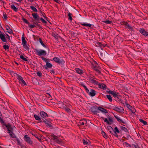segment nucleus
I'll list each match as a JSON object with an SVG mask.
<instances>
[{
  "label": "nucleus",
  "instance_id": "7",
  "mask_svg": "<svg viewBox=\"0 0 148 148\" xmlns=\"http://www.w3.org/2000/svg\"><path fill=\"white\" fill-rule=\"evenodd\" d=\"M123 24L125 25L126 27V28L129 29L130 30L132 31L133 30V28L132 27L130 26L129 25L127 22H124Z\"/></svg>",
  "mask_w": 148,
  "mask_h": 148
},
{
  "label": "nucleus",
  "instance_id": "6",
  "mask_svg": "<svg viewBox=\"0 0 148 148\" xmlns=\"http://www.w3.org/2000/svg\"><path fill=\"white\" fill-rule=\"evenodd\" d=\"M89 82L92 84H98V82L96 81L93 77H89Z\"/></svg>",
  "mask_w": 148,
  "mask_h": 148
},
{
  "label": "nucleus",
  "instance_id": "15",
  "mask_svg": "<svg viewBox=\"0 0 148 148\" xmlns=\"http://www.w3.org/2000/svg\"><path fill=\"white\" fill-rule=\"evenodd\" d=\"M6 29L7 30V32L10 34H12L13 33L12 30L10 27L7 25L5 26Z\"/></svg>",
  "mask_w": 148,
  "mask_h": 148
},
{
  "label": "nucleus",
  "instance_id": "49",
  "mask_svg": "<svg viewBox=\"0 0 148 148\" xmlns=\"http://www.w3.org/2000/svg\"><path fill=\"white\" fill-rule=\"evenodd\" d=\"M3 16L4 17V18L5 19H6L7 18V16L6 14L5 13H4L3 14Z\"/></svg>",
  "mask_w": 148,
  "mask_h": 148
},
{
  "label": "nucleus",
  "instance_id": "29",
  "mask_svg": "<svg viewBox=\"0 0 148 148\" xmlns=\"http://www.w3.org/2000/svg\"><path fill=\"white\" fill-rule=\"evenodd\" d=\"M39 41L41 43V44L42 45V46H43L44 47H46V46L45 45L44 43H43V42H42V40L41 38H39Z\"/></svg>",
  "mask_w": 148,
  "mask_h": 148
},
{
  "label": "nucleus",
  "instance_id": "14",
  "mask_svg": "<svg viewBox=\"0 0 148 148\" xmlns=\"http://www.w3.org/2000/svg\"><path fill=\"white\" fill-rule=\"evenodd\" d=\"M109 93L110 94L115 97H117L118 96V93L116 92H114L112 91H109Z\"/></svg>",
  "mask_w": 148,
  "mask_h": 148
},
{
  "label": "nucleus",
  "instance_id": "60",
  "mask_svg": "<svg viewBox=\"0 0 148 148\" xmlns=\"http://www.w3.org/2000/svg\"><path fill=\"white\" fill-rule=\"evenodd\" d=\"M57 3H58V0H54Z\"/></svg>",
  "mask_w": 148,
  "mask_h": 148
},
{
  "label": "nucleus",
  "instance_id": "45",
  "mask_svg": "<svg viewBox=\"0 0 148 148\" xmlns=\"http://www.w3.org/2000/svg\"><path fill=\"white\" fill-rule=\"evenodd\" d=\"M126 106L129 108V109H131V108H132V106H131L129 104H126Z\"/></svg>",
  "mask_w": 148,
  "mask_h": 148
},
{
  "label": "nucleus",
  "instance_id": "18",
  "mask_svg": "<svg viewBox=\"0 0 148 148\" xmlns=\"http://www.w3.org/2000/svg\"><path fill=\"white\" fill-rule=\"evenodd\" d=\"M98 108V109L100 111L102 112H104L105 113H107L108 112L107 110L103 108L99 107Z\"/></svg>",
  "mask_w": 148,
  "mask_h": 148
},
{
  "label": "nucleus",
  "instance_id": "37",
  "mask_svg": "<svg viewBox=\"0 0 148 148\" xmlns=\"http://www.w3.org/2000/svg\"><path fill=\"white\" fill-rule=\"evenodd\" d=\"M22 20L25 23H27L28 24H29V22L27 21L26 20V19L24 18L23 17V18H22Z\"/></svg>",
  "mask_w": 148,
  "mask_h": 148
},
{
  "label": "nucleus",
  "instance_id": "2",
  "mask_svg": "<svg viewBox=\"0 0 148 148\" xmlns=\"http://www.w3.org/2000/svg\"><path fill=\"white\" fill-rule=\"evenodd\" d=\"M107 54V52L106 51L102 50V47H101V51L98 52V55L101 58H104Z\"/></svg>",
  "mask_w": 148,
  "mask_h": 148
},
{
  "label": "nucleus",
  "instance_id": "32",
  "mask_svg": "<svg viewBox=\"0 0 148 148\" xmlns=\"http://www.w3.org/2000/svg\"><path fill=\"white\" fill-rule=\"evenodd\" d=\"M30 8L32 9V10L33 11L35 12H37V10L33 6H31L30 7Z\"/></svg>",
  "mask_w": 148,
  "mask_h": 148
},
{
  "label": "nucleus",
  "instance_id": "55",
  "mask_svg": "<svg viewBox=\"0 0 148 148\" xmlns=\"http://www.w3.org/2000/svg\"><path fill=\"white\" fill-rule=\"evenodd\" d=\"M55 142L58 143H60L61 142L58 139V138L56 139V140H55Z\"/></svg>",
  "mask_w": 148,
  "mask_h": 148
},
{
  "label": "nucleus",
  "instance_id": "21",
  "mask_svg": "<svg viewBox=\"0 0 148 148\" xmlns=\"http://www.w3.org/2000/svg\"><path fill=\"white\" fill-rule=\"evenodd\" d=\"M82 25L86 26V27H90L92 25L91 24H88V23H82Z\"/></svg>",
  "mask_w": 148,
  "mask_h": 148
},
{
  "label": "nucleus",
  "instance_id": "1",
  "mask_svg": "<svg viewBox=\"0 0 148 148\" xmlns=\"http://www.w3.org/2000/svg\"><path fill=\"white\" fill-rule=\"evenodd\" d=\"M92 66L93 69L97 72L100 73V69L98 64L95 61H94L92 63Z\"/></svg>",
  "mask_w": 148,
  "mask_h": 148
},
{
  "label": "nucleus",
  "instance_id": "61",
  "mask_svg": "<svg viewBox=\"0 0 148 148\" xmlns=\"http://www.w3.org/2000/svg\"><path fill=\"white\" fill-rule=\"evenodd\" d=\"M135 148H140L138 147V146H135Z\"/></svg>",
  "mask_w": 148,
  "mask_h": 148
},
{
  "label": "nucleus",
  "instance_id": "31",
  "mask_svg": "<svg viewBox=\"0 0 148 148\" xmlns=\"http://www.w3.org/2000/svg\"><path fill=\"white\" fill-rule=\"evenodd\" d=\"M72 14L70 13H69L68 14V16L69 17V19H70V20L71 21L72 20Z\"/></svg>",
  "mask_w": 148,
  "mask_h": 148
},
{
  "label": "nucleus",
  "instance_id": "3",
  "mask_svg": "<svg viewBox=\"0 0 148 148\" xmlns=\"http://www.w3.org/2000/svg\"><path fill=\"white\" fill-rule=\"evenodd\" d=\"M35 51L36 52V54L39 56H45L47 54L46 51L43 50H39L36 49Z\"/></svg>",
  "mask_w": 148,
  "mask_h": 148
},
{
  "label": "nucleus",
  "instance_id": "48",
  "mask_svg": "<svg viewBox=\"0 0 148 148\" xmlns=\"http://www.w3.org/2000/svg\"><path fill=\"white\" fill-rule=\"evenodd\" d=\"M46 126L47 127H52V125L51 124L48 123H46Z\"/></svg>",
  "mask_w": 148,
  "mask_h": 148
},
{
  "label": "nucleus",
  "instance_id": "12",
  "mask_svg": "<svg viewBox=\"0 0 148 148\" xmlns=\"http://www.w3.org/2000/svg\"><path fill=\"white\" fill-rule=\"evenodd\" d=\"M32 15L33 16L34 18L36 21H39V16L37 13H34L32 14Z\"/></svg>",
  "mask_w": 148,
  "mask_h": 148
},
{
  "label": "nucleus",
  "instance_id": "26",
  "mask_svg": "<svg viewBox=\"0 0 148 148\" xmlns=\"http://www.w3.org/2000/svg\"><path fill=\"white\" fill-rule=\"evenodd\" d=\"M34 117L35 119L37 120L40 121V122H41V119L40 117L36 114L34 115Z\"/></svg>",
  "mask_w": 148,
  "mask_h": 148
},
{
  "label": "nucleus",
  "instance_id": "36",
  "mask_svg": "<svg viewBox=\"0 0 148 148\" xmlns=\"http://www.w3.org/2000/svg\"><path fill=\"white\" fill-rule=\"evenodd\" d=\"M64 108L68 112H70L71 111V110L70 109H69V108H68L66 107H64Z\"/></svg>",
  "mask_w": 148,
  "mask_h": 148
},
{
  "label": "nucleus",
  "instance_id": "57",
  "mask_svg": "<svg viewBox=\"0 0 148 148\" xmlns=\"http://www.w3.org/2000/svg\"><path fill=\"white\" fill-rule=\"evenodd\" d=\"M41 58L43 60L45 61V62H46L47 60L46 58H44L43 57H42Z\"/></svg>",
  "mask_w": 148,
  "mask_h": 148
},
{
  "label": "nucleus",
  "instance_id": "10",
  "mask_svg": "<svg viewBox=\"0 0 148 148\" xmlns=\"http://www.w3.org/2000/svg\"><path fill=\"white\" fill-rule=\"evenodd\" d=\"M40 114L41 116L44 118L48 116L47 114L43 111L40 112Z\"/></svg>",
  "mask_w": 148,
  "mask_h": 148
},
{
  "label": "nucleus",
  "instance_id": "43",
  "mask_svg": "<svg viewBox=\"0 0 148 148\" xmlns=\"http://www.w3.org/2000/svg\"><path fill=\"white\" fill-rule=\"evenodd\" d=\"M102 119L104 120V122H107L108 124L109 123V121H108V120L107 119L103 117L102 118Z\"/></svg>",
  "mask_w": 148,
  "mask_h": 148
},
{
  "label": "nucleus",
  "instance_id": "30",
  "mask_svg": "<svg viewBox=\"0 0 148 148\" xmlns=\"http://www.w3.org/2000/svg\"><path fill=\"white\" fill-rule=\"evenodd\" d=\"M106 97L111 102L112 101V97L110 95H107Z\"/></svg>",
  "mask_w": 148,
  "mask_h": 148
},
{
  "label": "nucleus",
  "instance_id": "4",
  "mask_svg": "<svg viewBox=\"0 0 148 148\" xmlns=\"http://www.w3.org/2000/svg\"><path fill=\"white\" fill-rule=\"evenodd\" d=\"M16 75L18 76L17 79L19 81V83L21 84H23L24 85H26V84L23 80L22 77L17 74H16Z\"/></svg>",
  "mask_w": 148,
  "mask_h": 148
},
{
  "label": "nucleus",
  "instance_id": "52",
  "mask_svg": "<svg viewBox=\"0 0 148 148\" xmlns=\"http://www.w3.org/2000/svg\"><path fill=\"white\" fill-rule=\"evenodd\" d=\"M52 136L53 138V139H54V140H56V139H57V138H58V137L57 136L54 135H53Z\"/></svg>",
  "mask_w": 148,
  "mask_h": 148
},
{
  "label": "nucleus",
  "instance_id": "13",
  "mask_svg": "<svg viewBox=\"0 0 148 148\" xmlns=\"http://www.w3.org/2000/svg\"><path fill=\"white\" fill-rule=\"evenodd\" d=\"M53 60L56 63L60 64L62 63V61L60 60V59L57 57H55L53 58Z\"/></svg>",
  "mask_w": 148,
  "mask_h": 148
},
{
  "label": "nucleus",
  "instance_id": "25",
  "mask_svg": "<svg viewBox=\"0 0 148 148\" xmlns=\"http://www.w3.org/2000/svg\"><path fill=\"white\" fill-rule=\"evenodd\" d=\"M76 71L79 74H81L83 73V71L82 70L79 69H76Z\"/></svg>",
  "mask_w": 148,
  "mask_h": 148
},
{
  "label": "nucleus",
  "instance_id": "8",
  "mask_svg": "<svg viewBox=\"0 0 148 148\" xmlns=\"http://www.w3.org/2000/svg\"><path fill=\"white\" fill-rule=\"evenodd\" d=\"M24 138L26 141L30 144L32 143V141L31 140L30 138L27 135H25L24 136Z\"/></svg>",
  "mask_w": 148,
  "mask_h": 148
},
{
  "label": "nucleus",
  "instance_id": "41",
  "mask_svg": "<svg viewBox=\"0 0 148 148\" xmlns=\"http://www.w3.org/2000/svg\"><path fill=\"white\" fill-rule=\"evenodd\" d=\"M121 128L122 130H124L125 132H127L128 131L127 129L124 127L122 126L121 127Z\"/></svg>",
  "mask_w": 148,
  "mask_h": 148
},
{
  "label": "nucleus",
  "instance_id": "24",
  "mask_svg": "<svg viewBox=\"0 0 148 148\" xmlns=\"http://www.w3.org/2000/svg\"><path fill=\"white\" fill-rule=\"evenodd\" d=\"M11 8L13 10L17 12L18 10V9L14 5H11Z\"/></svg>",
  "mask_w": 148,
  "mask_h": 148
},
{
  "label": "nucleus",
  "instance_id": "51",
  "mask_svg": "<svg viewBox=\"0 0 148 148\" xmlns=\"http://www.w3.org/2000/svg\"><path fill=\"white\" fill-rule=\"evenodd\" d=\"M83 143L84 145H87L88 144V142L87 141H85L84 140H83Z\"/></svg>",
  "mask_w": 148,
  "mask_h": 148
},
{
  "label": "nucleus",
  "instance_id": "53",
  "mask_svg": "<svg viewBox=\"0 0 148 148\" xmlns=\"http://www.w3.org/2000/svg\"><path fill=\"white\" fill-rule=\"evenodd\" d=\"M53 36L55 37L56 39L58 38V35H56L55 34H54L53 35Z\"/></svg>",
  "mask_w": 148,
  "mask_h": 148
},
{
  "label": "nucleus",
  "instance_id": "5",
  "mask_svg": "<svg viewBox=\"0 0 148 148\" xmlns=\"http://www.w3.org/2000/svg\"><path fill=\"white\" fill-rule=\"evenodd\" d=\"M87 124V122L86 121L85 119H83L80 120L78 123V125H82L84 124L86 125Z\"/></svg>",
  "mask_w": 148,
  "mask_h": 148
},
{
  "label": "nucleus",
  "instance_id": "33",
  "mask_svg": "<svg viewBox=\"0 0 148 148\" xmlns=\"http://www.w3.org/2000/svg\"><path fill=\"white\" fill-rule=\"evenodd\" d=\"M21 58L23 60L25 61H27V58H25L24 57V56L22 55H21L20 56Z\"/></svg>",
  "mask_w": 148,
  "mask_h": 148
},
{
  "label": "nucleus",
  "instance_id": "46",
  "mask_svg": "<svg viewBox=\"0 0 148 148\" xmlns=\"http://www.w3.org/2000/svg\"><path fill=\"white\" fill-rule=\"evenodd\" d=\"M131 109H130L131 110V112L133 113H134L136 112L135 110L132 107V108H131Z\"/></svg>",
  "mask_w": 148,
  "mask_h": 148
},
{
  "label": "nucleus",
  "instance_id": "20",
  "mask_svg": "<svg viewBox=\"0 0 148 148\" xmlns=\"http://www.w3.org/2000/svg\"><path fill=\"white\" fill-rule=\"evenodd\" d=\"M0 38L3 41L5 42L6 41V39L3 35L2 34H0Z\"/></svg>",
  "mask_w": 148,
  "mask_h": 148
},
{
  "label": "nucleus",
  "instance_id": "64",
  "mask_svg": "<svg viewBox=\"0 0 148 148\" xmlns=\"http://www.w3.org/2000/svg\"><path fill=\"white\" fill-rule=\"evenodd\" d=\"M44 122H45V123L46 124V123H47L46 121H44Z\"/></svg>",
  "mask_w": 148,
  "mask_h": 148
},
{
  "label": "nucleus",
  "instance_id": "11",
  "mask_svg": "<svg viewBox=\"0 0 148 148\" xmlns=\"http://www.w3.org/2000/svg\"><path fill=\"white\" fill-rule=\"evenodd\" d=\"M88 92L89 93V95L92 97L95 96L96 94L95 91L92 89H91L90 90V91H89V92Z\"/></svg>",
  "mask_w": 148,
  "mask_h": 148
},
{
  "label": "nucleus",
  "instance_id": "62",
  "mask_svg": "<svg viewBox=\"0 0 148 148\" xmlns=\"http://www.w3.org/2000/svg\"><path fill=\"white\" fill-rule=\"evenodd\" d=\"M53 73H54V72L53 71H51Z\"/></svg>",
  "mask_w": 148,
  "mask_h": 148
},
{
  "label": "nucleus",
  "instance_id": "56",
  "mask_svg": "<svg viewBox=\"0 0 148 148\" xmlns=\"http://www.w3.org/2000/svg\"><path fill=\"white\" fill-rule=\"evenodd\" d=\"M37 74L38 76L40 77L42 75V74L40 72H37Z\"/></svg>",
  "mask_w": 148,
  "mask_h": 148
},
{
  "label": "nucleus",
  "instance_id": "27",
  "mask_svg": "<svg viewBox=\"0 0 148 148\" xmlns=\"http://www.w3.org/2000/svg\"><path fill=\"white\" fill-rule=\"evenodd\" d=\"M8 133L12 137L14 138L15 137V135L12 133V132H8Z\"/></svg>",
  "mask_w": 148,
  "mask_h": 148
},
{
  "label": "nucleus",
  "instance_id": "40",
  "mask_svg": "<svg viewBox=\"0 0 148 148\" xmlns=\"http://www.w3.org/2000/svg\"><path fill=\"white\" fill-rule=\"evenodd\" d=\"M114 132L115 133H119V131L118 129V128L117 127H115L114 129Z\"/></svg>",
  "mask_w": 148,
  "mask_h": 148
},
{
  "label": "nucleus",
  "instance_id": "47",
  "mask_svg": "<svg viewBox=\"0 0 148 148\" xmlns=\"http://www.w3.org/2000/svg\"><path fill=\"white\" fill-rule=\"evenodd\" d=\"M101 134H102L104 138H105L106 137V134L103 131H102L101 132Z\"/></svg>",
  "mask_w": 148,
  "mask_h": 148
},
{
  "label": "nucleus",
  "instance_id": "42",
  "mask_svg": "<svg viewBox=\"0 0 148 148\" xmlns=\"http://www.w3.org/2000/svg\"><path fill=\"white\" fill-rule=\"evenodd\" d=\"M3 47L4 49H8L9 48V47L8 45H4L3 46Z\"/></svg>",
  "mask_w": 148,
  "mask_h": 148
},
{
  "label": "nucleus",
  "instance_id": "44",
  "mask_svg": "<svg viewBox=\"0 0 148 148\" xmlns=\"http://www.w3.org/2000/svg\"><path fill=\"white\" fill-rule=\"evenodd\" d=\"M40 20L42 21V22L44 23H47V22L45 21L42 18H40Z\"/></svg>",
  "mask_w": 148,
  "mask_h": 148
},
{
  "label": "nucleus",
  "instance_id": "50",
  "mask_svg": "<svg viewBox=\"0 0 148 148\" xmlns=\"http://www.w3.org/2000/svg\"><path fill=\"white\" fill-rule=\"evenodd\" d=\"M114 110L117 112H119L120 111V109L118 108H115Z\"/></svg>",
  "mask_w": 148,
  "mask_h": 148
},
{
  "label": "nucleus",
  "instance_id": "54",
  "mask_svg": "<svg viewBox=\"0 0 148 148\" xmlns=\"http://www.w3.org/2000/svg\"><path fill=\"white\" fill-rule=\"evenodd\" d=\"M29 27L32 28H34L35 26L34 25H29Z\"/></svg>",
  "mask_w": 148,
  "mask_h": 148
},
{
  "label": "nucleus",
  "instance_id": "58",
  "mask_svg": "<svg viewBox=\"0 0 148 148\" xmlns=\"http://www.w3.org/2000/svg\"><path fill=\"white\" fill-rule=\"evenodd\" d=\"M85 88V90L87 92H89V90L86 87Z\"/></svg>",
  "mask_w": 148,
  "mask_h": 148
},
{
  "label": "nucleus",
  "instance_id": "9",
  "mask_svg": "<svg viewBox=\"0 0 148 148\" xmlns=\"http://www.w3.org/2000/svg\"><path fill=\"white\" fill-rule=\"evenodd\" d=\"M140 32L143 35L146 36H148V32L145 31L144 29H141L140 30Z\"/></svg>",
  "mask_w": 148,
  "mask_h": 148
},
{
  "label": "nucleus",
  "instance_id": "22",
  "mask_svg": "<svg viewBox=\"0 0 148 148\" xmlns=\"http://www.w3.org/2000/svg\"><path fill=\"white\" fill-rule=\"evenodd\" d=\"M114 117L120 123H125V122H123L122 120L121 119H120L119 118L118 116H114Z\"/></svg>",
  "mask_w": 148,
  "mask_h": 148
},
{
  "label": "nucleus",
  "instance_id": "28",
  "mask_svg": "<svg viewBox=\"0 0 148 148\" xmlns=\"http://www.w3.org/2000/svg\"><path fill=\"white\" fill-rule=\"evenodd\" d=\"M139 120H140V121L141 122L143 123L144 125H146L147 124V123L146 121H144L142 119H140Z\"/></svg>",
  "mask_w": 148,
  "mask_h": 148
},
{
  "label": "nucleus",
  "instance_id": "34",
  "mask_svg": "<svg viewBox=\"0 0 148 148\" xmlns=\"http://www.w3.org/2000/svg\"><path fill=\"white\" fill-rule=\"evenodd\" d=\"M97 45L98 46L100 47H104V45L102 44L100 42H98L97 43Z\"/></svg>",
  "mask_w": 148,
  "mask_h": 148
},
{
  "label": "nucleus",
  "instance_id": "23",
  "mask_svg": "<svg viewBox=\"0 0 148 148\" xmlns=\"http://www.w3.org/2000/svg\"><path fill=\"white\" fill-rule=\"evenodd\" d=\"M22 44L23 45L26 44V41L25 39L24 35L23 34L22 38Z\"/></svg>",
  "mask_w": 148,
  "mask_h": 148
},
{
  "label": "nucleus",
  "instance_id": "16",
  "mask_svg": "<svg viewBox=\"0 0 148 148\" xmlns=\"http://www.w3.org/2000/svg\"><path fill=\"white\" fill-rule=\"evenodd\" d=\"M99 87L101 88L106 89V85L103 84H98Z\"/></svg>",
  "mask_w": 148,
  "mask_h": 148
},
{
  "label": "nucleus",
  "instance_id": "38",
  "mask_svg": "<svg viewBox=\"0 0 148 148\" xmlns=\"http://www.w3.org/2000/svg\"><path fill=\"white\" fill-rule=\"evenodd\" d=\"M103 22L108 24H111L112 22L111 21H110L109 20L104 21H103Z\"/></svg>",
  "mask_w": 148,
  "mask_h": 148
},
{
  "label": "nucleus",
  "instance_id": "17",
  "mask_svg": "<svg viewBox=\"0 0 148 148\" xmlns=\"http://www.w3.org/2000/svg\"><path fill=\"white\" fill-rule=\"evenodd\" d=\"M96 108L94 107H92L91 108V111L94 114H96L97 113L99 112L96 110Z\"/></svg>",
  "mask_w": 148,
  "mask_h": 148
},
{
  "label": "nucleus",
  "instance_id": "39",
  "mask_svg": "<svg viewBox=\"0 0 148 148\" xmlns=\"http://www.w3.org/2000/svg\"><path fill=\"white\" fill-rule=\"evenodd\" d=\"M46 65L49 68H51L52 66V65L49 62H47Z\"/></svg>",
  "mask_w": 148,
  "mask_h": 148
},
{
  "label": "nucleus",
  "instance_id": "59",
  "mask_svg": "<svg viewBox=\"0 0 148 148\" xmlns=\"http://www.w3.org/2000/svg\"><path fill=\"white\" fill-rule=\"evenodd\" d=\"M109 120L111 122H112V120L111 118H109Z\"/></svg>",
  "mask_w": 148,
  "mask_h": 148
},
{
  "label": "nucleus",
  "instance_id": "63",
  "mask_svg": "<svg viewBox=\"0 0 148 148\" xmlns=\"http://www.w3.org/2000/svg\"><path fill=\"white\" fill-rule=\"evenodd\" d=\"M83 86L85 88L86 87V86L84 85H83Z\"/></svg>",
  "mask_w": 148,
  "mask_h": 148
},
{
  "label": "nucleus",
  "instance_id": "19",
  "mask_svg": "<svg viewBox=\"0 0 148 148\" xmlns=\"http://www.w3.org/2000/svg\"><path fill=\"white\" fill-rule=\"evenodd\" d=\"M6 127L7 128L8 132H12V129L11 127V126L9 125H5Z\"/></svg>",
  "mask_w": 148,
  "mask_h": 148
},
{
  "label": "nucleus",
  "instance_id": "35",
  "mask_svg": "<svg viewBox=\"0 0 148 148\" xmlns=\"http://www.w3.org/2000/svg\"><path fill=\"white\" fill-rule=\"evenodd\" d=\"M23 45L24 47L26 50H28L29 49V48L26 44Z\"/></svg>",
  "mask_w": 148,
  "mask_h": 148
}]
</instances>
